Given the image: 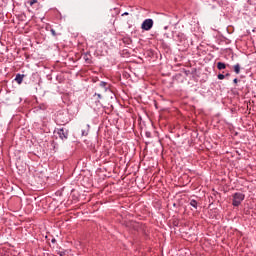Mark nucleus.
Wrapping results in <instances>:
<instances>
[{
    "label": "nucleus",
    "instance_id": "dca6fc26",
    "mask_svg": "<svg viewBox=\"0 0 256 256\" xmlns=\"http://www.w3.org/2000/svg\"><path fill=\"white\" fill-rule=\"evenodd\" d=\"M145 135L148 139L151 138V132H146Z\"/></svg>",
    "mask_w": 256,
    "mask_h": 256
},
{
    "label": "nucleus",
    "instance_id": "1a4fd4ad",
    "mask_svg": "<svg viewBox=\"0 0 256 256\" xmlns=\"http://www.w3.org/2000/svg\"><path fill=\"white\" fill-rule=\"evenodd\" d=\"M234 72L236 73V75H239V73H241V65L239 63L234 65Z\"/></svg>",
    "mask_w": 256,
    "mask_h": 256
},
{
    "label": "nucleus",
    "instance_id": "39448f33",
    "mask_svg": "<svg viewBox=\"0 0 256 256\" xmlns=\"http://www.w3.org/2000/svg\"><path fill=\"white\" fill-rule=\"evenodd\" d=\"M92 99L95 101L96 105H99V103H101V100L103 99V96L99 93H95Z\"/></svg>",
    "mask_w": 256,
    "mask_h": 256
},
{
    "label": "nucleus",
    "instance_id": "9b49d317",
    "mask_svg": "<svg viewBox=\"0 0 256 256\" xmlns=\"http://www.w3.org/2000/svg\"><path fill=\"white\" fill-rule=\"evenodd\" d=\"M189 204H190L191 207H193L194 209H197V207H198V202H197V200H195V199L190 200V203H189Z\"/></svg>",
    "mask_w": 256,
    "mask_h": 256
},
{
    "label": "nucleus",
    "instance_id": "20e7f679",
    "mask_svg": "<svg viewBox=\"0 0 256 256\" xmlns=\"http://www.w3.org/2000/svg\"><path fill=\"white\" fill-rule=\"evenodd\" d=\"M57 121L58 123H60V125H67V123H69V120L65 119V116H63V114L58 115Z\"/></svg>",
    "mask_w": 256,
    "mask_h": 256
},
{
    "label": "nucleus",
    "instance_id": "f3484780",
    "mask_svg": "<svg viewBox=\"0 0 256 256\" xmlns=\"http://www.w3.org/2000/svg\"><path fill=\"white\" fill-rule=\"evenodd\" d=\"M233 83H235V85H237V83H239V80H238L237 78H235V79L233 80Z\"/></svg>",
    "mask_w": 256,
    "mask_h": 256
},
{
    "label": "nucleus",
    "instance_id": "6e6552de",
    "mask_svg": "<svg viewBox=\"0 0 256 256\" xmlns=\"http://www.w3.org/2000/svg\"><path fill=\"white\" fill-rule=\"evenodd\" d=\"M217 69H219V71H223V69H227V64H225L224 62H218Z\"/></svg>",
    "mask_w": 256,
    "mask_h": 256
},
{
    "label": "nucleus",
    "instance_id": "f257e3e1",
    "mask_svg": "<svg viewBox=\"0 0 256 256\" xmlns=\"http://www.w3.org/2000/svg\"><path fill=\"white\" fill-rule=\"evenodd\" d=\"M243 201H245V194H243L241 192H236L233 194V196H232L233 207H239V205H241V203H243Z\"/></svg>",
    "mask_w": 256,
    "mask_h": 256
},
{
    "label": "nucleus",
    "instance_id": "0eeeda50",
    "mask_svg": "<svg viewBox=\"0 0 256 256\" xmlns=\"http://www.w3.org/2000/svg\"><path fill=\"white\" fill-rule=\"evenodd\" d=\"M99 86L104 90V93H107V90L109 89V84L105 81H101Z\"/></svg>",
    "mask_w": 256,
    "mask_h": 256
},
{
    "label": "nucleus",
    "instance_id": "7ed1b4c3",
    "mask_svg": "<svg viewBox=\"0 0 256 256\" xmlns=\"http://www.w3.org/2000/svg\"><path fill=\"white\" fill-rule=\"evenodd\" d=\"M58 137L62 139V141H65L69 138V130L60 128L57 130Z\"/></svg>",
    "mask_w": 256,
    "mask_h": 256
},
{
    "label": "nucleus",
    "instance_id": "aec40b11",
    "mask_svg": "<svg viewBox=\"0 0 256 256\" xmlns=\"http://www.w3.org/2000/svg\"><path fill=\"white\" fill-rule=\"evenodd\" d=\"M224 76H225V77H230L231 74H230V73H226Z\"/></svg>",
    "mask_w": 256,
    "mask_h": 256
},
{
    "label": "nucleus",
    "instance_id": "6ab92c4d",
    "mask_svg": "<svg viewBox=\"0 0 256 256\" xmlns=\"http://www.w3.org/2000/svg\"><path fill=\"white\" fill-rule=\"evenodd\" d=\"M125 15H129V12H124V13L122 14V17H125Z\"/></svg>",
    "mask_w": 256,
    "mask_h": 256
},
{
    "label": "nucleus",
    "instance_id": "2eb2a0df",
    "mask_svg": "<svg viewBox=\"0 0 256 256\" xmlns=\"http://www.w3.org/2000/svg\"><path fill=\"white\" fill-rule=\"evenodd\" d=\"M35 3H37V0H31L30 1V6L33 7V5H35Z\"/></svg>",
    "mask_w": 256,
    "mask_h": 256
},
{
    "label": "nucleus",
    "instance_id": "a211bd4d",
    "mask_svg": "<svg viewBox=\"0 0 256 256\" xmlns=\"http://www.w3.org/2000/svg\"><path fill=\"white\" fill-rule=\"evenodd\" d=\"M51 243H57V239L53 238V239L51 240Z\"/></svg>",
    "mask_w": 256,
    "mask_h": 256
},
{
    "label": "nucleus",
    "instance_id": "423d86ee",
    "mask_svg": "<svg viewBox=\"0 0 256 256\" xmlns=\"http://www.w3.org/2000/svg\"><path fill=\"white\" fill-rule=\"evenodd\" d=\"M25 77L24 74H16L15 81L18 83V85H21L23 83V78Z\"/></svg>",
    "mask_w": 256,
    "mask_h": 256
},
{
    "label": "nucleus",
    "instance_id": "ddd939ff",
    "mask_svg": "<svg viewBox=\"0 0 256 256\" xmlns=\"http://www.w3.org/2000/svg\"><path fill=\"white\" fill-rule=\"evenodd\" d=\"M57 255H59V256H66L67 252L66 251H58Z\"/></svg>",
    "mask_w": 256,
    "mask_h": 256
},
{
    "label": "nucleus",
    "instance_id": "f03ea898",
    "mask_svg": "<svg viewBox=\"0 0 256 256\" xmlns=\"http://www.w3.org/2000/svg\"><path fill=\"white\" fill-rule=\"evenodd\" d=\"M141 29L143 31H151V29H153V19H145L141 24Z\"/></svg>",
    "mask_w": 256,
    "mask_h": 256
},
{
    "label": "nucleus",
    "instance_id": "9d476101",
    "mask_svg": "<svg viewBox=\"0 0 256 256\" xmlns=\"http://www.w3.org/2000/svg\"><path fill=\"white\" fill-rule=\"evenodd\" d=\"M83 137H87L89 135V125L86 126L85 129L81 131Z\"/></svg>",
    "mask_w": 256,
    "mask_h": 256
},
{
    "label": "nucleus",
    "instance_id": "4468645a",
    "mask_svg": "<svg viewBox=\"0 0 256 256\" xmlns=\"http://www.w3.org/2000/svg\"><path fill=\"white\" fill-rule=\"evenodd\" d=\"M218 79H219L220 81H223V79H225L224 74H218Z\"/></svg>",
    "mask_w": 256,
    "mask_h": 256
},
{
    "label": "nucleus",
    "instance_id": "f8f14e48",
    "mask_svg": "<svg viewBox=\"0 0 256 256\" xmlns=\"http://www.w3.org/2000/svg\"><path fill=\"white\" fill-rule=\"evenodd\" d=\"M50 33L53 37H57V32H55V29L51 28Z\"/></svg>",
    "mask_w": 256,
    "mask_h": 256
}]
</instances>
